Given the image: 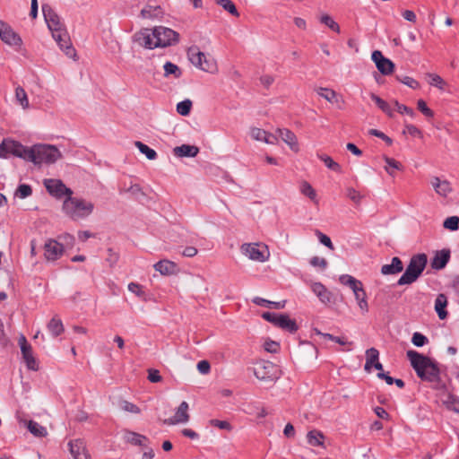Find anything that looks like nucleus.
<instances>
[{
    "label": "nucleus",
    "mask_w": 459,
    "mask_h": 459,
    "mask_svg": "<svg viewBox=\"0 0 459 459\" xmlns=\"http://www.w3.org/2000/svg\"><path fill=\"white\" fill-rule=\"evenodd\" d=\"M443 404L447 410L453 411L459 414V397L452 394H447L445 399L442 400Z\"/></svg>",
    "instance_id": "obj_34"
},
{
    "label": "nucleus",
    "mask_w": 459,
    "mask_h": 459,
    "mask_svg": "<svg viewBox=\"0 0 459 459\" xmlns=\"http://www.w3.org/2000/svg\"><path fill=\"white\" fill-rule=\"evenodd\" d=\"M318 158L325 163V165L331 170L341 173L342 167L339 163L335 162L330 156L321 154L318 155Z\"/></svg>",
    "instance_id": "obj_43"
},
{
    "label": "nucleus",
    "mask_w": 459,
    "mask_h": 459,
    "mask_svg": "<svg viewBox=\"0 0 459 459\" xmlns=\"http://www.w3.org/2000/svg\"><path fill=\"white\" fill-rule=\"evenodd\" d=\"M430 184L435 192L442 197H447L453 191L450 182L446 179L442 180L438 177H433Z\"/></svg>",
    "instance_id": "obj_18"
},
{
    "label": "nucleus",
    "mask_w": 459,
    "mask_h": 459,
    "mask_svg": "<svg viewBox=\"0 0 459 459\" xmlns=\"http://www.w3.org/2000/svg\"><path fill=\"white\" fill-rule=\"evenodd\" d=\"M32 194V189L30 186L26 184H22L18 186L15 195L22 199L27 198Z\"/></svg>",
    "instance_id": "obj_51"
},
{
    "label": "nucleus",
    "mask_w": 459,
    "mask_h": 459,
    "mask_svg": "<svg viewBox=\"0 0 459 459\" xmlns=\"http://www.w3.org/2000/svg\"><path fill=\"white\" fill-rule=\"evenodd\" d=\"M450 259V251L442 249L437 251L431 260V267L435 270L443 269Z\"/></svg>",
    "instance_id": "obj_20"
},
{
    "label": "nucleus",
    "mask_w": 459,
    "mask_h": 459,
    "mask_svg": "<svg viewBox=\"0 0 459 459\" xmlns=\"http://www.w3.org/2000/svg\"><path fill=\"white\" fill-rule=\"evenodd\" d=\"M411 342L417 347H422L429 342V340L422 333L416 332L412 334Z\"/></svg>",
    "instance_id": "obj_52"
},
{
    "label": "nucleus",
    "mask_w": 459,
    "mask_h": 459,
    "mask_svg": "<svg viewBox=\"0 0 459 459\" xmlns=\"http://www.w3.org/2000/svg\"><path fill=\"white\" fill-rule=\"evenodd\" d=\"M125 439L133 445L135 446H145V442L147 441V437L145 436H143L141 434L133 432V431H126L125 433Z\"/></svg>",
    "instance_id": "obj_33"
},
{
    "label": "nucleus",
    "mask_w": 459,
    "mask_h": 459,
    "mask_svg": "<svg viewBox=\"0 0 459 459\" xmlns=\"http://www.w3.org/2000/svg\"><path fill=\"white\" fill-rule=\"evenodd\" d=\"M428 263L425 254H417L411 256L405 272L399 278L398 285H409L415 282L421 275Z\"/></svg>",
    "instance_id": "obj_5"
},
{
    "label": "nucleus",
    "mask_w": 459,
    "mask_h": 459,
    "mask_svg": "<svg viewBox=\"0 0 459 459\" xmlns=\"http://www.w3.org/2000/svg\"><path fill=\"white\" fill-rule=\"evenodd\" d=\"M163 68H164V75L166 77L172 76L173 78L177 79V78H179L182 74L180 68L177 65H175L171 62L165 63V65H163Z\"/></svg>",
    "instance_id": "obj_39"
},
{
    "label": "nucleus",
    "mask_w": 459,
    "mask_h": 459,
    "mask_svg": "<svg viewBox=\"0 0 459 459\" xmlns=\"http://www.w3.org/2000/svg\"><path fill=\"white\" fill-rule=\"evenodd\" d=\"M189 405L186 402H182L177 408L173 417L166 419L163 423L166 425H177L188 422L190 416L188 413Z\"/></svg>",
    "instance_id": "obj_13"
},
{
    "label": "nucleus",
    "mask_w": 459,
    "mask_h": 459,
    "mask_svg": "<svg viewBox=\"0 0 459 459\" xmlns=\"http://www.w3.org/2000/svg\"><path fill=\"white\" fill-rule=\"evenodd\" d=\"M339 281L342 284L349 286L352 290L354 295L356 292L363 290L362 282L351 275L342 274L340 276Z\"/></svg>",
    "instance_id": "obj_26"
},
{
    "label": "nucleus",
    "mask_w": 459,
    "mask_h": 459,
    "mask_svg": "<svg viewBox=\"0 0 459 459\" xmlns=\"http://www.w3.org/2000/svg\"><path fill=\"white\" fill-rule=\"evenodd\" d=\"M426 79L429 85L437 88L439 91H445L447 85L446 82L438 74L428 73Z\"/></svg>",
    "instance_id": "obj_31"
},
{
    "label": "nucleus",
    "mask_w": 459,
    "mask_h": 459,
    "mask_svg": "<svg viewBox=\"0 0 459 459\" xmlns=\"http://www.w3.org/2000/svg\"><path fill=\"white\" fill-rule=\"evenodd\" d=\"M43 185L47 191L56 198H62L64 195L70 196L73 195L71 188L67 187L60 179L46 178Z\"/></svg>",
    "instance_id": "obj_10"
},
{
    "label": "nucleus",
    "mask_w": 459,
    "mask_h": 459,
    "mask_svg": "<svg viewBox=\"0 0 459 459\" xmlns=\"http://www.w3.org/2000/svg\"><path fill=\"white\" fill-rule=\"evenodd\" d=\"M320 22L325 24V26H327L329 29H331L332 30L339 33L340 32V26L338 25L337 22H335L333 21V19L328 15V14H323L321 17H320Z\"/></svg>",
    "instance_id": "obj_47"
},
{
    "label": "nucleus",
    "mask_w": 459,
    "mask_h": 459,
    "mask_svg": "<svg viewBox=\"0 0 459 459\" xmlns=\"http://www.w3.org/2000/svg\"><path fill=\"white\" fill-rule=\"evenodd\" d=\"M240 251L248 259L258 263H264L270 258L267 246L259 243H245L241 245Z\"/></svg>",
    "instance_id": "obj_6"
},
{
    "label": "nucleus",
    "mask_w": 459,
    "mask_h": 459,
    "mask_svg": "<svg viewBox=\"0 0 459 459\" xmlns=\"http://www.w3.org/2000/svg\"><path fill=\"white\" fill-rule=\"evenodd\" d=\"M379 352L376 348H370L366 351L365 370L370 371L373 364L378 361Z\"/></svg>",
    "instance_id": "obj_36"
},
{
    "label": "nucleus",
    "mask_w": 459,
    "mask_h": 459,
    "mask_svg": "<svg viewBox=\"0 0 459 459\" xmlns=\"http://www.w3.org/2000/svg\"><path fill=\"white\" fill-rule=\"evenodd\" d=\"M128 290L132 293H134L137 297L144 298L145 292L143 290V287L135 282H130L128 284Z\"/></svg>",
    "instance_id": "obj_59"
},
{
    "label": "nucleus",
    "mask_w": 459,
    "mask_h": 459,
    "mask_svg": "<svg viewBox=\"0 0 459 459\" xmlns=\"http://www.w3.org/2000/svg\"><path fill=\"white\" fill-rule=\"evenodd\" d=\"M406 356L417 376L422 381L439 383L440 368L435 360L413 350L407 351Z\"/></svg>",
    "instance_id": "obj_2"
},
{
    "label": "nucleus",
    "mask_w": 459,
    "mask_h": 459,
    "mask_svg": "<svg viewBox=\"0 0 459 459\" xmlns=\"http://www.w3.org/2000/svg\"><path fill=\"white\" fill-rule=\"evenodd\" d=\"M94 209V204L82 198L67 196L62 205L64 213L73 221H79L90 216Z\"/></svg>",
    "instance_id": "obj_3"
},
{
    "label": "nucleus",
    "mask_w": 459,
    "mask_h": 459,
    "mask_svg": "<svg viewBox=\"0 0 459 459\" xmlns=\"http://www.w3.org/2000/svg\"><path fill=\"white\" fill-rule=\"evenodd\" d=\"M22 358L29 369L37 370L38 366L35 358L32 354V349L30 344L27 342L25 336L21 335L18 340Z\"/></svg>",
    "instance_id": "obj_12"
},
{
    "label": "nucleus",
    "mask_w": 459,
    "mask_h": 459,
    "mask_svg": "<svg viewBox=\"0 0 459 459\" xmlns=\"http://www.w3.org/2000/svg\"><path fill=\"white\" fill-rule=\"evenodd\" d=\"M384 160L386 163L385 169L392 177L394 176V170H401L403 169L402 164L394 159L385 156Z\"/></svg>",
    "instance_id": "obj_41"
},
{
    "label": "nucleus",
    "mask_w": 459,
    "mask_h": 459,
    "mask_svg": "<svg viewBox=\"0 0 459 459\" xmlns=\"http://www.w3.org/2000/svg\"><path fill=\"white\" fill-rule=\"evenodd\" d=\"M156 45L157 48H167L178 42L179 34L170 28L156 26Z\"/></svg>",
    "instance_id": "obj_9"
},
{
    "label": "nucleus",
    "mask_w": 459,
    "mask_h": 459,
    "mask_svg": "<svg viewBox=\"0 0 459 459\" xmlns=\"http://www.w3.org/2000/svg\"><path fill=\"white\" fill-rule=\"evenodd\" d=\"M277 134L281 140L295 152L299 151L298 139L295 134L287 128H278L276 130Z\"/></svg>",
    "instance_id": "obj_17"
},
{
    "label": "nucleus",
    "mask_w": 459,
    "mask_h": 459,
    "mask_svg": "<svg viewBox=\"0 0 459 459\" xmlns=\"http://www.w3.org/2000/svg\"><path fill=\"white\" fill-rule=\"evenodd\" d=\"M1 40L13 47H18L22 44L21 37L8 25L5 30L2 32Z\"/></svg>",
    "instance_id": "obj_21"
},
{
    "label": "nucleus",
    "mask_w": 459,
    "mask_h": 459,
    "mask_svg": "<svg viewBox=\"0 0 459 459\" xmlns=\"http://www.w3.org/2000/svg\"><path fill=\"white\" fill-rule=\"evenodd\" d=\"M210 425L215 428H218L220 429H224L230 431L232 429V426L230 423L227 420H220L216 419H212L209 421Z\"/></svg>",
    "instance_id": "obj_54"
},
{
    "label": "nucleus",
    "mask_w": 459,
    "mask_h": 459,
    "mask_svg": "<svg viewBox=\"0 0 459 459\" xmlns=\"http://www.w3.org/2000/svg\"><path fill=\"white\" fill-rule=\"evenodd\" d=\"M319 96L326 100L327 101L333 103L336 102V92L327 88H319L316 90Z\"/></svg>",
    "instance_id": "obj_45"
},
{
    "label": "nucleus",
    "mask_w": 459,
    "mask_h": 459,
    "mask_svg": "<svg viewBox=\"0 0 459 459\" xmlns=\"http://www.w3.org/2000/svg\"><path fill=\"white\" fill-rule=\"evenodd\" d=\"M8 154H13L29 161L30 148L15 141H4L0 144V157L5 159Z\"/></svg>",
    "instance_id": "obj_8"
},
{
    "label": "nucleus",
    "mask_w": 459,
    "mask_h": 459,
    "mask_svg": "<svg viewBox=\"0 0 459 459\" xmlns=\"http://www.w3.org/2000/svg\"><path fill=\"white\" fill-rule=\"evenodd\" d=\"M376 63V66L377 70L383 75H389L393 74L394 69V64L391 61V59H373Z\"/></svg>",
    "instance_id": "obj_30"
},
{
    "label": "nucleus",
    "mask_w": 459,
    "mask_h": 459,
    "mask_svg": "<svg viewBox=\"0 0 459 459\" xmlns=\"http://www.w3.org/2000/svg\"><path fill=\"white\" fill-rule=\"evenodd\" d=\"M398 80L407 85L408 87L411 88V89H419L420 88V83L419 82H417L416 80H414L413 78L411 77H409V76H404L403 78H399L398 77Z\"/></svg>",
    "instance_id": "obj_61"
},
{
    "label": "nucleus",
    "mask_w": 459,
    "mask_h": 459,
    "mask_svg": "<svg viewBox=\"0 0 459 459\" xmlns=\"http://www.w3.org/2000/svg\"><path fill=\"white\" fill-rule=\"evenodd\" d=\"M277 327L286 330L290 333H295L298 331L299 327L295 320L291 319L286 314H281L280 320H278Z\"/></svg>",
    "instance_id": "obj_28"
},
{
    "label": "nucleus",
    "mask_w": 459,
    "mask_h": 459,
    "mask_svg": "<svg viewBox=\"0 0 459 459\" xmlns=\"http://www.w3.org/2000/svg\"><path fill=\"white\" fill-rule=\"evenodd\" d=\"M316 235L321 244H323L324 246L327 247L332 250L333 249V245L332 243L331 238L328 236H326L325 234L322 233L319 230L316 231Z\"/></svg>",
    "instance_id": "obj_62"
},
{
    "label": "nucleus",
    "mask_w": 459,
    "mask_h": 459,
    "mask_svg": "<svg viewBox=\"0 0 459 459\" xmlns=\"http://www.w3.org/2000/svg\"><path fill=\"white\" fill-rule=\"evenodd\" d=\"M15 98L19 104L23 108H27L29 107V100L25 91L22 87H17L15 89Z\"/></svg>",
    "instance_id": "obj_46"
},
{
    "label": "nucleus",
    "mask_w": 459,
    "mask_h": 459,
    "mask_svg": "<svg viewBox=\"0 0 459 459\" xmlns=\"http://www.w3.org/2000/svg\"><path fill=\"white\" fill-rule=\"evenodd\" d=\"M262 317L272 323L273 325H274L275 326L278 325V320H280V317H281V314H275V313H271V312H264L262 314Z\"/></svg>",
    "instance_id": "obj_60"
},
{
    "label": "nucleus",
    "mask_w": 459,
    "mask_h": 459,
    "mask_svg": "<svg viewBox=\"0 0 459 459\" xmlns=\"http://www.w3.org/2000/svg\"><path fill=\"white\" fill-rule=\"evenodd\" d=\"M267 132L264 129L253 127L250 129V135L255 141L264 142Z\"/></svg>",
    "instance_id": "obj_53"
},
{
    "label": "nucleus",
    "mask_w": 459,
    "mask_h": 459,
    "mask_svg": "<svg viewBox=\"0 0 459 459\" xmlns=\"http://www.w3.org/2000/svg\"><path fill=\"white\" fill-rule=\"evenodd\" d=\"M310 264L315 267L325 269L327 266V261L323 257L314 256L310 260Z\"/></svg>",
    "instance_id": "obj_63"
},
{
    "label": "nucleus",
    "mask_w": 459,
    "mask_h": 459,
    "mask_svg": "<svg viewBox=\"0 0 459 459\" xmlns=\"http://www.w3.org/2000/svg\"><path fill=\"white\" fill-rule=\"evenodd\" d=\"M325 435L317 429L310 430L307 434V443L312 446H320L325 448Z\"/></svg>",
    "instance_id": "obj_25"
},
{
    "label": "nucleus",
    "mask_w": 459,
    "mask_h": 459,
    "mask_svg": "<svg viewBox=\"0 0 459 459\" xmlns=\"http://www.w3.org/2000/svg\"><path fill=\"white\" fill-rule=\"evenodd\" d=\"M254 375L263 382H275L279 378L277 367L270 361H258L254 367Z\"/></svg>",
    "instance_id": "obj_7"
},
{
    "label": "nucleus",
    "mask_w": 459,
    "mask_h": 459,
    "mask_svg": "<svg viewBox=\"0 0 459 459\" xmlns=\"http://www.w3.org/2000/svg\"><path fill=\"white\" fill-rule=\"evenodd\" d=\"M371 100L377 105V107L385 113L388 117H392L394 116L393 109L391 108L390 105L382 100L380 97L376 95L375 93L370 94Z\"/></svg>",
    "instance_id": "obj_38"
},
{
    "label": "nucleus",
    "mask_w": 459,
    "mask_h": 459,
    "mask_svg": "<svg viewBox=\"0 0 459 459\" xmlns=\"http://www.w3.org/2000/svg\"><path fill=\"white\" fill-rule=\"evenodd\" d=\"M61 158V152L54 145L35 144L30 147L29 161L35 165L53 164Z\"/></svg>",
    "instance_id": "obj_4"
},
{
    "label": "nucleus",
    "mask_w": 459,
    "mask_h": 459,
    "mask_svg": "<svg viewBox=\"0 0 459 459\" xmlns=\"http://www.w3.org/2000/svg\"><path fill=\"white\" fill-rule=\"evenodd\" d=\"M120 407L123 411L134 414H138L141 411L138 406L128 401H123Z\"/></svg>",
    "instance_id": "obj_56"
},
{
    "label": "nucleus",
    "mask_w": 459,
    "mask_h": 459,
    "mask_svg": "<svg viewBox=\"0 0 459 459\" xmlns=\"http://www.w3.org/2000/svg\"><path fill=\"white\" fill-rule=\"evenodd\" d=\"M165 15V11L161 5L148 3L140 13L143 19L152 21H160Z\"/></svg>",
    "instance_id": "obj_14"
},
{
    "label": "nucleus",
    "mask_w": 459,
    "mask_h": 459,
    "mask_svg": "<svg viewBox=\"0 0 459 459\" xmlns=\"http://www.w3.org/2000/svg\"><path fill=\"white\" fill-rule=\"evenodd\" d=\"M418 109L427 117H432L434 112L427 106L423 100H419L417 102Z\"/></svg>",
    "instance_id": "obj_58"
},
{
    "label": "nucleus",
    "mask_w": 459,
    "mask_h": 459,
    "mask_svg": "<svg viewBox=\"0 0 459 459\" xmlns=\"http://www.w3.org/2000/svg\"><path fill=\"white\" fill-rule=\"evenodd\" d=\"M153 267L162 275L173 274L177 270V264L169 260H160Z\"/></svg>",
    "instance_id": "obj_23"
},
{
    "label": "nucleus",
    "mask_w": 459,
    "mask_h": 459,
    "mask_svg": "<svg viewBox=\"0 0 459 459\" xmlns=\"http://www.w3.org/2000/svg\"><path fill=\"white\" fill-rule=\"evenodd\" d=\"M135 41L145 48L153 49L157 48L156 45V32L155 27L153 29H143L136 33Z\"/></svg>",
    "instance_id": "obj_11"
},
{
    "label": "nucleus",
    "mask_w": 459,
    "mask_h": 459,
    "mask_svg": "<svg viewBox=\"0 0 459 459\" xmlns=\"http://www.w3.org/2000/svg\"><path fill=\"white\" fill-rule=\"evenodd\" d=\"M346 195L348 198H350L352 202H354L356 204H360L363 196L360 195L359 192L356 191L352 187H349L346 190Z\"/></svg>",
    "instance_id": "obj_55"
},
{
    "label": "nucleus",
    "mask_w": 459,
    "mask_h": 459,
    "mask_svg": "<svg viewBox=\"0 0 459 459\" xmlns=\"http://www.w3.org/2000/svg\"><path fill=\"white\" fill-rule=\"evenodd\" d=\"M394 104L396 110L400 114H406L408 116H410L411 117H413L415 116V112L413 111L412 108H411L403 104H400L397 100L394 101Z\"/></svg>",
    "instance_id": "obj_57"
},
{
    "label": "nucleus",
    "mask_w": 459,
    "mask_h": 459,
    "mask_svg": "<svg viewBox=\"0 0 459 459\" xmlns=\"http://www.w3.org/2000/svg\"><path fill=\"white\" fill-rule=\"evenodd\" d=\"M48 329L53 337L60 335L65 330L62 321L57 317H53L48 322Z\"/></svg>",
    "instance_id": "obj_35"
},
{
    "label": "nucleus",
    "mask_w": 459,
    "mask_h": 459,
    "mask_svg": "<svg viewBox=\"0 0 459 459\" xmlns=\"http://www.w3.org/2000/svg\"><path fill=\"white\" fill-rule=\"evenodd\" d=\"M312 291L319 298L323 303H328L331 296L326 288L320 282H314L311 285Z\"/></svg>",
    "instance_id": "obj_29"
},
{
    "label": "nucleus",
    "mask_w": 459,
    "mask_h": 459,
    "mask_svg": "<svg viewBox=\"0 0 459 459\" xmlns=\"http://www.w3.org/2000/svg\"><path fill=\"white\" fill-rule=\"evenodd\" d=\"M444 228L450 230H456L459 228V217L451 216L445 220L443 223Z\"/></svg>",
    "instance_id": "obj_50"
},
{
    "label": "nucleus",
    "mask_w": 459,
    "mask_h": 459,
    "mask_svg": "<svg viewBox=\"0 0 459 459\" xmlns=\"http://www.w3.org/2000/svg\"><path fill=\"white\" fill-rule=\"evenodd\" d=\"M314 332L316 335L318 336H321L322 338L324 339H327V340H330V341H333V342H335L341 345H345L347 344V341H345L343 338L342 337H338V336H334L333 334H330V333H322L321 331H319L318 329H314Z\"/></svg>",
    "instance_id": "obj_49"
},
{
    "label": "nucleus",
    "mask_w": 459,
    "mask_h": 459,
    "mask_svg": "<svg viewBox=\"0 0 459 459\" xmlns=\"http://www.w3.org/2000/svg\"><path fill=\"white\" fill-rule=\"evenodd\" d=\"M447 306V298L445 294L440 293L437 296L435 300V311L437 312L439 319L444 320L447 316L446 307Z\"/></svg>",
    "instance_id": "obj_27"
},
{
    "label": "nucleus",
    "mask_w": 459,
    "mask_h": 459,
    "mask_svg": "<svg viewBox=\"0 0 459 459\" xmlns=\"http://www.w3.org/2000/svg\"><path fill=\"white\" fill-rule=\"evenodd\" d=\"M252 301L254 304H255L257 306H262V307L273 306L276 309H282L285 307V305H286V300L274 302V301H270V300H267V299L260 298V297H255Z\"/></svg>",
    "instance_id": "obj_37"
},
{
    "label": "nucleus",
    "mask_w": 459,
    "mask_h": 459,
    "mask_svg": "<svg viewBox=\"0 0 459 459\" xmlns=\"http://www.w3.org/2000/svg\"><path fill=\"white\" fill-rule=\"evenodd\" d=\"M192 108V101L190 100H185L177 104V112L181 116H187Z\"/></svg>",
    "instance_id": "obj_48"
},
{
    "label": "nucleus",
    "mask_w": 459,
    "mask_h": 459,
    "mask_svg": "<svg viewBox=\"0 0 459 459\" xmlns=\"http://www.w3.org/2000/svg\"><path fill=\"white\" fill-rule=\"evenodd\" d=\"M26 425L29 431L37 437H44L48 435L47 429L34 420L27 421Z\"/></svg>",
    "instance_id": "obj_32"
},
{
    "label": "nucleus",
    "mask_w": 459,
    "mask_h": 459,
    "mask_svg": "<svg viewBox=\"0 0 459 459\" xmlns=\"http://www.w3.org/2000/svg\"><path fill=\"white\" fill-rule=\"evenodd\" d=\"M68 446L74 459H90L85 444L82 439L71 440Z\"/></svg>",
    "instance_id": "obj_16"
},
{
    "label": "nucleus",
    "mask_w": 459,
    "mask_h": 459,
    "mask_svg": "<svg viewBox=\"0 0 459 459\" xmlns=\"http://www.w3.org/2000/svg\"><path fill=\"white\" fill-rule=\"evenodd\" d=\"M173 152L178 157H195L198 152V147L195 145L182 144L174 148Z\"/></svg>",
    "instance_id": "obj_24"
},
{
    "label": "nucleus",
    "mask_w": 459,
    "mask_h": 459,
    "mask_svg": "<svg viewBox=\"0 0 459 459\" xmlns=\"http://www.w3.org/2000/svg\"><path fill=\"white\" fill-rule=\"evenodd\" d=\"M403 270L402 260L394 256L392 258L391 264H384L381 267V273L384 275H394L401 273Z\"/></svg>",
    "instance_id": "obj_22"
},
{
    "label": "nucleus",
    "mask_w": 459,
    "mask_h": 459,
    "mask_svg": "<svg viewBox=\"0 0 459 459\" xmlns=\"http://www.w3.org/2000/svg\"><path fill=\"white\" fill-rule=\"evenodd\" d=\"M216 4L221 5L225 11L229 12L230 14L238 17L239 13L231 0H215Z\"/></svg>",
    "instance_id": "obj_44"
},
{
    "label": "nucleus",
    "mask_w": 459,
    "mask_h": 459,
    "mask_svg": "<svg viewBox=\"0 0 459 459\" xmlns=\"http://www.w3.org/2000/svg\"><path fill=\"white\" fill-rule=\"evenodd\" d=\"M193 65L204 72L215 74L218 72L216 59H190Z\"/></svg>",
    "instance_id": "obj_19"
},
{
    "label": "nucleus",
    "mask_w": 459,
    "mask_h": 459,
    "mask_svg": "<svg viewBox=\"0 0 459 459\" xmlns=\"http://www.w3.org/2000/svg\"><path fill=\"white\" fill-rule=\"evenodd\" d=\"M134 145L137 147L141 153L146 156L148 160H153L157 158V152L143 143L136 141Z\"/></svg>",
    "instance_id": "obj_40"
},
{
    "label": "nucleus",
    "mask_w": 459,
    "mask_h": 459,
    "mask_svg": "<svg viewBox=\"0 0 459 459\" xmlns=\"http://www.w3.org/2000/svg\"><path fill=\"white\" fill-rule=\"evenodd\" d=\"M300 192L302 195L307 196L310 200H312L313 202H315L316 204L318 203L317 201V198H316V193L315 191V189L312 187V186L307 182V181H303L300 185Z\"/></svg>",
    "instance_id": "obj_42"
},
{
    "label": "nucleus",
    "mask_w": 459,
    "mask_h": 459,
    "mask_svg": "<svg viewBox=\"0 0 459 459\" xmlns=\"http://www.w3.org/2000/svg\"><path fill=\"white\" fill-rule=\"evenodd\" d=\"M42 13L53 39L57 42L60 48L64 50L65 55L69 57L74 56V49L71 46L69 35L60 17L51 6L48 4L42 5Z\"/></svg>",
    "instance_id": "obj_1"
},
{
    "label": "nucleus",
    "mask_w": 459,
    "mask_h": 459,
    "mask_svg": "<svg viewBox=\"0 0 459 459\" xmlns=\"http://www.w3.org/2000/svg\"><path fill=\"white\" fill-rule=\"evenodd\" d=\"M162 379L160 371L157 369H149L148 370V380L152 383L160 382Z\"/></svg>",
    "instance_id": "obj_64"
},
{
    "label": "nucleus",
    "mask_w": 459,
    "mask_h": 459,
    "mask_svg": "<svg viewBox=\"0 0 459 459\" xmlns=\"http://www.w3.org/2000/svg\"><path fill=\"white\" fill-rule=\"evenodd\" d=\"M64 252L63 245L55 239H48L44 245V255L48 261L58 259Z\"/></svg>",
    "instance_id": "obj_15"
}]
</instances>
